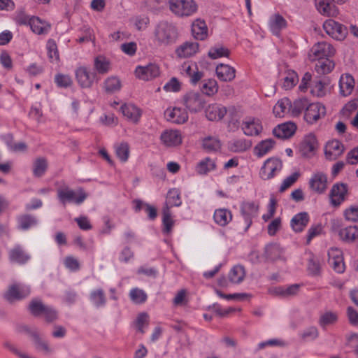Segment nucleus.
<instances>
[{"label":"nucleus","instance_id":"obj_27","mask_svg":"<svg viewBox=\"0 0 358 358\" xmlns=\"http://www.w3.org/2000/svg\"><path fill=\"white\" fill-rule=\"evenodd\" d=\"M206 116L210 121H217L222 119L227 113V108L217 103L208 105L205 110Z\"/></svg>","mask_w":358,"mask_h":358},{"label":"nucleus","instance_id":"obj_5","mask_svg":"<svg viewBox=\"0 0 358 358\" xmlns=\"http://www.w3.org/2000/svg\"><path fill=\"white\" fill-rule=\"evenodd\" d=\"M155 36L159 43L169 44L177 39L178 33L172 24H159L155 30Z\"/></svg>","mask_w":358,"mask_h":358},{"label":"nucleus","instance_id":"obj_11","mask_svg":"<svg viewBox=\"0 0 358 358\" xmlns=\"http://www.w3.org/2000/svg\"><path fill=\"white\" fill-rule=\"evenodd\" d=\"M135 74L138 78L148 81L159 76L160 70L157 64L150 63L145 66H138L135 69Z\"/></svg>","mask_w":358,"mask_h":358},{"label":"nucleus","instance_id":"obj_9","mask_svg":"<svg viewBox=\"0 0 358 358\" xmlns=\"http://www.w3.org/2000/svg\"><path fill=\"white\" fill-rule=\"evenodd\" d=\"M30 292V287L28 285L16 283L9 287L4 296L6 300L13 302L28 296Z\"/></svg>","mask_w":358,"mask_h":358},{"label":"nucleus","instance_id":"obj_57","mask_svg":"<svg viewBox=\"0 0 358 358\" xmlns=\"http://www.w3.org/2000/svg\"><path fill=\"white\" fill-rule=\"evenodd\" d=\"M250 144L245 139H237L230 143V149L235 152H241L247 150Z\"/></svg>","mask_w":358,"mask_h":358},{"label":"nucleus","instance_id":"obj_35","mask_svg":"<svg viewBox=\"0 0 358 358\" xmlns=\"http://www.w3.org/2000/svg\"><path fill=\"white\" fill-rule=\"evenodd\" d=\"M232 217L231 210L227 208L216 209L213 214L215 222L221 227L227 225L232 220Z\"/></svg>","mask_w":358,"mask_h":358},{"label":"nucleus","instance_id":"obj_40","mask_svg":"<svg viewBox=\"0 0 358 358\" xmlns=\"http://www.w3.org/2000/svg\"><path fill=\"white\" fill-rule=\"evenodd\" d=\"M339 236L343 241L353 242L358 238V227L357 226H349L341 229Z\"/></svg>","mask_w":358,"mask_h":358},{"label":"nucleus","instance_id":"obj_18","mask_svg":"<svg viewBox=\"0 0 358 358\" xmlns=\"http://www.w3.org/2000/svg\"><path fill=\"white\" fill-rule=\"evenodd\" d=\"M180 72L182 75L188 76L190 82L195 85L203 77V73L198 69L197 64L192 62H185L180 67Z\"/></svg>","mask_w":358,"mask_h":358},{"label":"nucleus","instance_id":"obj_63","mask_svg":"<svg viewBox=\"0 0 358 358\" xmlns=\"http://www.w3.org/2000/svg\"><path fill=\"white\" fill-rule=\"evenodd\" d=\"M148 325V315L145 313H141L138 315L136 320V327L137 330L143 334L145 328Z\"/></svg>","mask_w":358,"mask_h":358},{"label":"nucleus","instance_id":"obj_2","mask_svg":"<svg viewBox=\"0 0 358 358\" xmlns=\"http://www.w3.org/2000/svg\"><path fill=\"white\" fill-rule=\"evenodd\" d=\"M57 197L64 206L67 203L79 205L86 199L87 194L82 188L73 190L69 187H63L57 189Z\"/></svg>","mask_w":358,"mask_h":358},{"label":"nucleus","instance_id":"obj_49","mask_svg":"<svg viewBox=\"0 0 358 358\" xmlns=\"http://www.w3.org/2000/svg\"><path fill=\"white\" fill-rule=\"evenodd\" d=\"M115 150L117 157L119 159L125 162L128 160L129 156V145L127 142H121L115 145Z\"/></svg>","mask_w":358,"mask_h":358},{"label":"nucleus","instance_id":"obj_42","mask_svg":"<svg viewBox=\"0 0 358 358\" xmlns=\"http://www.w3.org/2000/svg\"><path fill=\"white\" fill-rule=\"evenodd\" d=\"M46 49L50 62L57 64L59 62V54L55 41L52 39H49L46 44Z\"/></svg>","mask_w":358,"mask_h":358},{"label":"nucleus","instance_id":"obj_31","mask_svg":"<svg viewBox=\"0 0 358 358\" xmlns=\"http://www.w3.org/2000/svg\"><path fill=\"white\" fill-rule=\"evenodd\" d=\"M215 71L217 78L222 81L230 82L236 77L235 69L228 64H218Z\"/></svg>","mask_w":358,"mask_h":358},{"label":"nucleus","instance_id":"obj_48","mask_svg":"<svg viewBox=\"0 0 358 358\" xmlns=\"http://www.w3.org/2000/svg\"><path fill=\"white\" fill-rule=\"evenodd\" d=\"M131 301L135 304H141L148 299L145 292L138 287L132 288L129 294Z\"/></svg>","mask_w":358,"mask_h":358},{"label":"nucleus","instance_id":"obj_37","mask_svg":"<svg viewBox=\"0 0 358 358\" xmlns=\"http://www.w3.org/2000/svg\"><path fill=\"white\" fill-rule=\"evenodd\" d=\"M245 277V271L243 266L236 265L228 274L229 280L233 284L241 283Z\"/></svg>","mask_w":358,"mask_h":358},{"label":"nucleus","instance_id":"obj_61","mask_svg":"<svg viewBox=\"0 0 358 358\" xmlns=\"http://www.w3.org/2000/svg\"><path fill=\"white\" fill-rule=\"evenodd\" d=\"M55 82L57 86L64 88L70 87L73 83L70 76L62 73L55 75Z\"/></svg>","mask_w":358,"mask_h":358},{"label":"nucleus","instance_id":"obj_7","mask_svg":"<svg viewBox=\"0 0 358 358\" xmlns=\"http://www.w3.org/2000/svg\"><path fill=\"white\" fill-rule=\"evenodd\" d=\"M282 167V162L278 158H268L264 162L260 169V177L263 180L271 179L281 171Z\"/></svg>","mask_w":358,"mask_h":358},{"label":"nucleus","instance_id":"obj_33","mask_svg":"<svg viewBox=\"0 0 358 358\" xmlns=\"http://www.w3.org/2000/svg\"><path fill=\"white\" fill-rule=\"evenodd\" d=\"M339 87L340 92L343 96L350 95L355 87V80L352 76L350 74L342 75L339 80Z\"/></svg>","mask_w":358,"mask_h":358},{"label":"nucleus","instance_id":"obj_16","mask_svg":"<svg viewBox=\"0 0 358 358\" xmlns=\"http://www.w3.org/2000/svg\"><path fill=\"white\" fill-rule=\"evenodd\" d=\"M318 147V143L315 134L310 133L306 135L300 144V151L302 155L310 157L315 155Z\"/></svg>","mask_w":358,"mask_h":358},{"label":"nucleus","instance_id":"obj_24","mask_svg":"<svg viewBox=\"0 0 358 358\" xmlns=\"http://www.w3.org/2000/svg\"><path fill=\"white\" fill-rule=\"evenodd\" d=\"M165 115L169 121L176 124H183L188 120L187 112L180 107L167 108Z\"/></svg>","mask_w":358,"mask_h":358},{"label":"nucleus","instance_id":"obj_26","mask_svg":"<svg viewBox=\"0 0 358 358\" xmlns=\"http://www.w3.org/2000/svg\"><path fill=\"white\" fill-rule=\"evenodd\" d=\"M315 3L318 12L323 15L336 17L339 13L337 6L330 0H315Z\"/></svg>","mask_w":358,"mask_h":358},{"label":"nucleus","instance_id":"obj_50","mask_svg":"<svg viewBox=\"0 0 358 358\" xmlns=\"http://www.w3.org/2000/svg\"><path fill=\"white\" fill-rule=\"evenodd\" d=\"M309 104L310 103L306 98H300L295 100L294 103H292L291 115H299L303 110H306Z\"/></svg>","mask_w":358,"mask_h":358},{"label":"nucleus","instance_id":"obj_20","mask_svg":"<svg viewBox=\"0 0 358 358\" xmlns=\"http://www.w3.org/2000/svg\"><path fill=\"white\" fill-rule=\"evenodd\" d=\"M162 143L166 147H176L182 143V135L178 130L167 129L160 136Z\"/></svg>","mask_w":358,"mask_h":358},{"label":"nucleus","instance_id":"obj_52","mask_svg":"<svg viewBox=\"0 0 358 358\" xmlns=\"http://www.w3.org/2000/svg\"><path fill=\"white\" fill-rule=\"evenodd\" d=\"M229 50L220 45H215L211 48L208 52V56L213 59H215L222 57H229Z\"/></svg>","mask_w":358,"mask_h":358},{"label":"nucleus","instance_id":"obj_58","mask_svg":"<svg viewBox=\"0 0 358 358\" xmlns=\"http://www.w3.org/2000/svg\"><path fill=\"white\" fill-rule=\"evenodd\" d=\"M182 83L176 77L171 78L163 87L166 92H178L181 90Z\"/></svg>","mask_w":358,"mask_h":358},{"label":"nucleus","instance_id":"obj_62","mask_svg":"<svg viewBox=\"0 0 358 358\" xmlns=\"http://www.w3.org/2000/svg\"><path fill=\"white\" fill-rule=\"evenodd\" d=\"M47 169V162L43 158H39L36 159L34 164V174L35 176L40 177L46 171Z\"/></svg>","mask_w":358,"mask_h":358},{"label":"nucleus","instance_id":"obj_22","mask_svg":"<svg viewBox=\"0 0 358 358\" xmlns=\"http://www.w3.org/2000/svg\"><path fill=\"white\" fill-rule=\"evenodd\" d=\"M120 110L127 120L134 124L139 122L142 115V110L131 103L123 104Z\"/></svg>","mask_w":358,"mask_h":358},{"label":"nucleus","instance_id":"obj_45","mask_svg":"<svg viewBox=\"0 0 358 358\" xmlns=\"http://www.w3.org/2000/svg\"><path fill=\"white\" fill-rule=\"evenodd\" d=\"M299 81L297 73L294 71H288L282 78V87L285 90L292 89Z\"/></svg>","mask_w":358,"mask_h":358},{"label":"nucleus","instance_id":"obj_3","mask_svg":"<svg viewBox=\"0 0 358 358\" xmlns=\"http://www.w3.org/2000/svg\"><path fill=\"white\" fill-rule=\"evenodd\" d=\"M170 10L178 17H187L197 10V4L194 0H169Z\"/></svg>","mask_w":358,"mask_h":358},{"label":"nucleus","instance_id":"obj_17","mask_svg":"<svg viewBox=\"0 0 358 358\" xmlns=\"http://www.w3.org/2000/svg\"><path fill=\"white\" fill-rule=\"evenodd\" d=\"M348 185L344 183L334 184L330 192L331 203L334 206H338L345 199L348 194Z\"/></svg>","mask_w":358,"mask_h":358},{"label":"nucleus","instance_id":"obj_56","mask_svg":"<svg viewBox=\"0 0 358 358\" xmlns=\"http://www.w3.org/2000/svg\"><path fill=\"white\" fill-rule=\"evenodd\" d=\"M308 271L309 273L312 275H317L320 273L321 271V265L319 259L314 257L311 256L308 261Z\"/></svg>","mask_w":358,"mask_h":358},{"label":"nucleus","instance_id":"obj_21","mask_svg":"<svg viewBox=\"0 0 358 358\" xmlns=\"http://www.w3.org/2000/svg\"><path fill=\"white\" fill-rule=\"evenodd\" d=\"M325 32L332 38L343 40L348 34V28L343 24H322Z\"/></svg>","mask_w":358,"mask_h":358},{"label":"nucleus","instance_id":"obj_43","mask_svg":"<svg viewBox=\"0 0 358 358\" xmlns=\"http://www.w3.org/2000/svg\"><path fill=\"white\" fill-rule=\"evenodd\" d=\"M166 203L168 208L173 206L178 207L182 204L180 192L178 189L173 188L168 192Z\"/></svg>","mask_w":358,"mask_h":358},{"label":"nucleus","instance_id":"obj_12","mask_svg":"<svg viewBox=\"0 0 358 358\" xmlns=\"http://www.w3.org/2000/svg\"><path fill=\"white\" fill-rule=\"evenodd\" d=\"M324 150L326 159L329 161H333L343 155L345 147L338 140L332 139L327 142Z\"/></svg>","mask_w":358,"mask_h":358},{"label":"nucleus","instance_id":"obj_14","mask_svg":"<svg viewBox=\"0 0 358 358\" xmlns=\"http://www.w3.org/2000/svg\"><path fill=\"white\" fill-rule=\"evenodd\" d=\"M18 331L20 333L27 334L30 336L33 339L35 347L38 350L44 351L46 353L52 352V350L48 346V343L40 338L37 331L35 329L30 328L26 325H22L19 327Z\"/></svg>","mask_w":358,"mask_h":358},{"label":"nucleus","instance_id":"obj_44","mask_svg":"<svg viewBox=\"0 0 358 358\" xmlns=\"http://www.w3.org/2000/svg\"><path fill=\"white\" fill-rule=\"evenodd\" d=\"M218 85L215 79H207L202 82L201 92L207 96H213L218 91Z\"/></svg>","mask_w":358,"mask_h":358},{"label":"nucleus","instance_id":"obj_32","mask_svg":"<svg viewBox=\"0 0 358 358\" xmlns=\"http://www.w3.org/2000/svg\"><path fill=\"white\" fill-rule=\"evenodd\" d=\"M310 93L316 97H323L329 92L328 83L320 78L313 80L310 85Z\"/></svg>","mask_w":358,"mask_h":358},{"label":"nucleus","instance_id":"obj_53","mask_svg":"<svg viewBox=\"0 0 358 358\" xmlns=\"http://www.w3.org/2000/svg\"><path fill=\"white\" fill-rule=\"evenodd\" d=\"M338 319V315L336 313L331 311H327L322 314L319 320L320 325L324 328L327 325L334 324Z\"/></svg>","mask_w":358,"mask_h":358},{"label":"nucleus","instance_id":"obj_23","mask_svg":"<svg viewBox=\"0 0 358 358\" xmlns=\"http://www.w3.org/2000/svg\"><path fill=\"white\" fill-rule=\"evenodd\" d=\"M31 256L20 245H15L8 251V259L10 262L17 264H24Z\"/></svg>","mask_w":358,"mask_h":358},{"label":"nucleus","instance_id":"obj_38","mask_svg":"<svg viewBox=\"0 0 358 358\" xmlns=\"http://www.w3.org/2000/svg\"><path fill=\"white\" fill-rule=\"evenodd\" d=\"M191 31L196 40L203 41L209 35V30L206 24H192Z\"/></svg>","mask_w":358,"mask_h":358},{"label":"nucleus","instance_id":"obj_30","mask_svg":"<svg viewBox=\"0 0 358 358\" xmlns=\"http://www.w3.org/2000/svg\"><path fill=\"white\" fill-rule=\"evenodd\" d=\"M292 103L288 98H282L277 101L273 108V113L277 117H284L291 115Z\"/></svg>","mask_w":358,"mask_h":358},{"label":"nucleus","instance_id":"obj_28","mask_svg":"<svg viewBox=\"0 0 358 358\" xmlns=\"http://www.w3.org/2000/svg\"><path fill=\"white\" fill-rule=\"evenodd\" d=\"M296 129V126L294 123L288 122L276 127L273 132V134L282 139L289 138L294 135Z\"/></svg>","mask_w":358,"mask_h":358},{"label":"nucleus","instance_id":"obj_59","mask_svg":"<svg viewBox=\"0 0 358 358\" xmlns=\"http://www.w3.org/2000/svg\"><path fill=\"white\" fill-rule=\"evenodd\" d=\"M45 307L40 299H34L30 302L29 309L32 315L39 316L42 315Z\"/></svg>","mask_w":358,"mask_h":358},{"label":"nucleus","instance_id":"obj_6","mask_svg":"<svg viewBox=\"0 0 358 358\" xmlns=\"http://www.w3.org/2000/svg\"><path fill=\"white\" fill-rule=\"evenodd\" d=\"M241 215L245 224V231H247L252 224V220L257 217L259 204L257 201H246L241 203Z\"/></svg>","mask_w":358,"mask_h":358},{"label":"nucleus","instance_id":"obj_55","mask_svg":"<svg viewBox=\"0 0 358 358\" xmlns=\"http://www.w3.org/2000/svg\"><path fill=\"white\" fill-rule=\"evenodd\" d=\"M38 35H45L50 30V24H22Z\"/></svg>","mask_w":358,"mask_h":358},{"label":"nucleus","instance_id":"obj_19","mask_svg":"<svg viewBox=\"0 0 358 358\" xmlns=\"http://www.w3.org/2000/svg\"><path fill=\"white\" fill-rule=\"evenodd\" d=\"M310 188L318 193L322 194L327 188V176L321 171L313 174L309 180Z\"/></svg>","mask_w":358,"mask_h":358},{"label":"nucleus","instance_id":"obj_51","mask_svg":"<svg viewBox=\"0 0 358 358\" xmlns=\"http://www.w3.org/2000/svg\"><path fill=\"white\" fill-rule=\"evenodd\" d=\"M163 232L166 234L171 231L174 224V220L171 216L169 208L168 207L164 208L162 215Z\"/></svg>","mask_w":358,"mask_h":358},{"label":"nucleus","instance_id":"obj_4","mask_svg":"<svg viewBox=\"0 0 358 358\" xmlns=\"http://www.w3.org/2000/svg\"><path fill=\"white\" fill-rule=\"evenodd\" d=\"M334 47L327 42L315 43L310 50L308 57L310 61L330 58L335 54Z\"/></svg>","mask_w":358,"mask_h":358},{"label":"nucleus","instance_id":"obj_47","mask_svg":"<svg viewBox=\"0 0 358 358\" xmlns=\"http://www.w3.org/2000/svg\"><path fill=\"white\" fill-rule=\"evenodd\" d=\"M37 224L38 220L36 217L29 215H24L18 218V227L22 230H28L36 226Z\"/></svg>","mask_w":358,"mask_h":358},{"label":"nucleus","instance_id":"obj_1","mask_svg":"<svg viewBox=\"0 0 358 358\" xmlns=\"http://www.w3.org/2000/svg\"><path fill=\"white\" fill-rule=\"evenodd\" d=\"M182 103L191 113L201 112L206 106V100L198 92L189 91L182 96Z\"/></svg>","mask_w":358,"mask_h":358},{"label":"nucleus","instance_id":"obj_13","mask_svg":"<svg viewBox=\"0 0 358 358\" xmlns=\"http://www.w3.org/2000/svg\"><path fill=\"white\" fill-rule=\"evenodd\" d=\"M241 129L245 135L248 136H258L262 131L261 121L254 117H246L241 123Z\"/></svg>","mask_w":358,"mask_h":358},{"label":"nucleus","instance_id":"obj_29","mask_svg":"<svg viewBox=\"0 0 358 358\" xmlns=\"http://www.w3.org/2000/svg\"><path fill=\"white\" fill-rule=\"evenodd\" d=\"M309 220L310 217L306 212L299 213L292 218L290 226L294 231L299 233L303 231Z\"/></svg>","mask_w":358,"mask_h":358},{"label":"nucleus","instance_id":"obj_60","mask_svg":"<svg viewBox=\"0 0 358 358\" xmlns=\"http://www.w3.org/2000/svg\"><path fill=\"white\" fill-rule=\"evenodd\" d=\"M105 90L108 92H114L119 90L121 87L120 80L116 77L107 78L104 83Z\"/></svg>","mask_w":358,"mask_h":358},{"label":"nucleus","instance_id":"obj_41","mask_svg":"<svg viewBox=\"0 0 358 358\" xmlns=\"http://www.w3.org/2000/svg\"><path fill=\"white\" fill-rule=\"evenodd\" d=\"M94 66L96 71L101 74H105L110 71V62L108 59L103 55L95 57Z\"/></svg>","mask_w":358,"mask_h":358},{"label":"nucleus","instance_id":"obj_64","mask_svg":"<svg viewBox=\"0 0 358 358\" xmlns=\"http://www.w3.org/2000/svg\"><path fill=\"white\" fill-rule=\"evenodd\" d=\"M345 219L351 222L358 221V206H351L344 211Z\"/></svg>","mask_w":358,"mask_h":358},{"label":"nucleus","instance_id":"obj_34","mask_svg":"<svg viewBox=\"0 0 358 358\" xmlns=\"http://www.w3.org/2000/svg\"><path fill=\"white\" fill-rule=\"evenodd\" d=\"M275 142L271 138L263 140L254 148V154L257 157H262L269 153L275 146Z\"/></svg>","mask_w":358,"mask_h":358},{"label":"nucleus","instance_id":"obj_54","mask_svg":"<svg viewBox=\"0 0 358 358\" xmlns=\"http://www.w3.org/2000/svg\"><path fill=\"white\" fill-rule=\"evenodd\" d=\"M203 147L208 151H217L220 148L221 143L217 138L208 136L203 140Z\"/></svg>","mask_w":358,"mask_h":358},{"label":"nucleus","instance_id":"obj_8","mask_svg":"<svg viewBox=\"0 0 358 358\" xmlns=\"http://www.w3.org/2000/svg\"><path fill=\"white\" fill-rule=\"evenodd\" d=\"M328 263L338 273H343L345 270L343 251L336 247H332L328 250Z\"/></svg>","mask_w":358,"mask_h":358},{"label":"nucleus","instance_id":"obj_36","mask_svg":"<svg viewBox=\"0 0 358 358\" xmlns=\"http://www.w3.org/2000/svg\"><path fill=\"white\" fill-rule=\"evenodd\" d=\"M90 301L96 308H103L106 304V298L102 289L92 290L90 294Z\"/></svg>","mask_w":358,"mask_h":358},{"label":"nucleus","instance_id":"obj_25","mask_svg":"<svg viewBox=\"0 0 358 358\" xmlns=\"http://www.w3.org/2000/svg\"><path fill=\"white\" fill-rule=\"evenodd\" d=\"M199 48V45L196 42L186 41L180 45L176 49V54L179 58H188L196 55Z\"/></svg>","mask_w":358,"mask_h":358},{"label":"nucleus","instance_id":"obj_15","mask_svg":"<svg viewBox=\"0 0 358 358\" xmlns=\"http://www.w3.org/2000/svg\"><path fill=\"white\" fill-rule=\"evenodd\" d=\"M326 113L324 106L320 103H310L305 111L304 118L307 122L313 124Z\"/></svg>","mask_w":358,"mask_h":358},{"label":"nucleus","instance_id":"obj_46","mask_svg":"<svg viewBox=\"0 0 358 358\" xmlns=\"http://www.w3.org/2000/svg\"><path fill=\"white\" fill-rule=\"evenodd\" d=\"M215 169V162L209 158L206 157L201 160L196 166V172L201 175H205L208 172L213 171Z\"/></svg>","mask_w":358,"mask_h":358},{"label":"nucleus","instance_id":"obj_10","mask_svg":"<svg viewBox=\"0 0 358 358\" xmlns=\"http://www.w3.org/2000/svg\"><path fill=\"white\" fill-rule=\"evenodd\" d=\"M76 80L83 88L90 87L96 78V73L85 66H79L75 71Z\"/></svg>","mask_w":358,"mask_h":358},{"label":"nucleus","instance_id":"obj_39","mask_svg":"<svg viewBox=\"0 0 358 358\" xmlns=\"http://www.w3.org/2000/svg\"><path fill=\"white\" fill-rule=\"evenodd\" d=\"M317 62L315 69L319 74H327L330 73L334 68V63L330 58L316 60Z\"/></svg>","mask_w":358,"mask_h":358}]
</instances>
